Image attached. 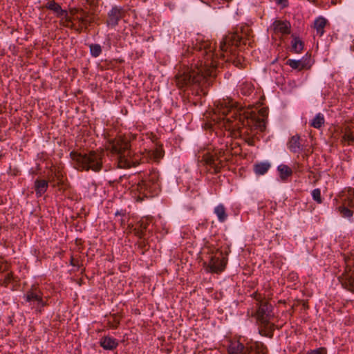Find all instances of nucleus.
Here are the masks:
<instances>
[{"label": "nucleus", "mask_w": 354, "mask_h": 354, "mask_svg": "<svg viewBox=\"0 0 354 354\" xmlns=\"http://www.w3.org/2000/svg\"><path fill=\"white\" fill-rule=\"evenodd\" d=\"M159 176V172L153 169L145 179L139 180L133 186L135 187L134 190L147 198L157 195L160 189Z\"/></svg>", "instance_id": "39448f33"}, {"label": "nucleus", "mask_w": 354, "mask_h": 354, "mask_svg": "<svg viewBox=\"0 0 354 354\" xmlns=\"http://www.w3.org/2000/svg\"><path fill=\"white\" fill-rule=\"evenodd\" d=\"M44 8L53 11L57 17H61L66 15V10H63L59 3H56L54 0L48 1Z\"/></svg>", "instance_id": "a211bd4d"}, {"label": "nucleus", "mask_w": 354, "mask_h": 354, "mask_svg": "<svg viewBox=\"0 0 354 354\" xmlns=\"http://www.w3.org/2000/svg\"><path fill=\"white\" fill-rule=\"evenodd\" d=\"M257 309L252 315L257 322L270 321L274 317L273 306L268 301L257 303Z\"/></svg>", "instance_id": "9d476101"}, {"label": "nucleus", "mask_w": 354, "mask_h": 354, "mask_svg": "<svg viewBox=\"0 0 354 354\" xmlns=\"http://www.w3.org/2000/svg\"><path fill=\"white\" fill-rule=\"evenodd\" d=\"M312 196L315 201L317 203L320 204L322 203V198L321 196V191L319 189L317 188L313 190Z\"/></svg>", "instance_id": "72a5a7b5"}, {"label": "nucleus", "mask_w": 354, "mask_h": 354, "mask_svg": "<svg viewBox=\"0 0 354 354\" xmlns=\"http://www.w3.org/2000/svg\"><path fill=\"white\" fill-rule=\"evenodd\" d=\"M270 167V163L261 162L254 165V171L257 175L265 174Z\"/></svg>", "instance_id": "b1692460"}, {"label": "nucleus", "mask_w": 354, "mask_h": 354, "mask_svg": "<svg viewBox=\"0 0 354 354\" xmlns=\"http://www.w3.org/2000/svg\"><path fill=\"white\" fill-rule=\"evenodd\" d=\"M275 3L281 6V8H286L289 6L288 0H274Z\"/></svg>", "instance_id": "58836bf2"}, {"label": "nucleus", "mask_w": 354, "mask_h": 354, "mask_svg": "<svg viewBox=\"0 0 354 354\" xmlns=\"http://www.w3.org/2000/svg\"><path fill=\"white\" fill-rule=\"evenodd\" d=\"M259 326V333L261 336L267 337L268 338H272L274 335V331L275 330V324L271 323L270 321H266L265 323L262 322H257Z\"/></svg>", "instance_id": "ddd939ff"}, {"label": "nucleus", "mask_w": 354, "mask_h": 354, "mask_svg": "<svg viewBox=\"0 0 354 354\" xmlns=\"http://www.w3.org/2000/svg\"><path fill=\"white\" fill-rule=\"evenodd\" d=\"M48 188V182L44 179L37 178L34 182V189L37 198L42 196Z\"/></svg>", "instance_id": "2eb2a0df"}, {"label": "nucleus", "mask_w": 354, "mask_h": 354, "mask_svg": "<svg viewBox=\"0 0 354 354\" xmlns=\"http://www.w3.org/2000/svg\"><path fill=\"white\" fill-rule=\"evenodd\" d=\"M106 149L116 156L118 167L122 169L134 167L148 160L143 153L133 152L129 142L122 137L109 139Z\"/></svg>", "instance_id": "7ed1b4c3"}, {"label": "nucleus", "mask_w": 354, "mask_h": 354, "mask_svg": "<svg viewBox=\"0 0 354 354\" xmlns=\"http://www.w3.org/2000/svg\"><path fill=\"white\" fill-rule=\"evenodd\" d=\"M115 327L117 328L118 326L120 324V322H119V320H115Z\"/></svg>", "instance_id": "8fccbe9b"}, {"label": "nucleus", "mask_w": 354, "mask_h": 354, "mask_svg": "<svg viewBox=\"0 0 354 354\" xmlns=\"http://www.w3.org/2000/svg\"><path fill=\"white\" fill-rule=\"evenodd\" d=\"M227 261V253L218 250L210 256L207 270L212 273H221L225 269Z\"/></svg>", "instance_id": "1a4fd4ad"}, {"label": "nucleus", "mask_w": 354, "mask_h": 354, "mask_svg": "<svg viewBox=\"0 0 354 354\" xmlns=\"http://www.w3.org/2000/svg\"><path fill=\"white\" fill-rule=\"evenodd\" d=\"M302 306L304 310H308L309 308L308 302L307 300L302 301Z\"/></svg>", "instance_id": "de8ad7c7"}, {"label": "nucleus", "mask_w": 354, "mask_h": 354, "mask_svg": "<svg viewBox=\"0 0 354 354\" xmlns=\"http://www.w3.org/2000/svg\"><path fill=\"white\" fill-rule=\"evenodd\" d=\"M327 24V20L323 17H319L315 20L314 28L317 31V34L319 36H322L324 33V27Z\"/></svg>", "instance_id": "5701e85b"}, {"label": "nucleus", "mask_w": 354, "mask_h": 354, "mask_svg": "<svg viewBox=\"0 0 354 354\" xmlns=\"http://www.w3.org/2000/svg\"><path fill=\"white\" fill-rule=\"evenodd\" d=\"M125 15L126 11L123 7L113 6L107 13V19L105 23L108 27L115 28Z\"/></svg>", "instance_id": "9b49d317"}, {"label": "nucleus", "mask_w": 354, "mask_h": 354, "mask_svg": "<svg viewBox=\"0 0 354 354\" xmlns=\"http://www.w3.org/2000/svg\"><path fill=\"white\" fill-rule=\"evenodd\" d=\"M307 354H326V348L324 347H320L308 351Z\"/></svg>", "instance_id": "e433bc0d"}, {"label": "nucleus", "mask_w": 354, "mask_h": 354, "mask_svg": "<svg viewBox=\"0 0 354 354\" xmlns=\"http://www.w3.org/2000/svg\"><path fill=\"white\" fill-rule=\"evenodd\" d=\"M214 213L221 223L225 222L227 218L225 207L223 204H219L214 208Z\"/></svg>", "instance_id": "393cba45"}, {"label": "nucleus", "mask_w": 354, "mask_h": 354, "mask_svg": "<svg viewBox=\"0 0 354 354\" xmlns=\"http://www.w3.org/2000/svg\"><path fill=\"white\" fill-rule=\"evenodd\" d=\"M221 104V111L223 115L232 114L231 118H234L238 122L235 126H238L240 132L246 143L250 146L254 145V136L257 131L263 132L266 129V122L268 120V111L267 109H261L258 113L254 112H243L238 110L232 104L227 106L225 102V106Z\"/></svg>", "instance_id": "f03ea898"}, {"label": "nucleus", "mask_w": 354, "mask_h": 354, "mask_svg": "<svg viewBox=\"0 0 354 354\" xmlns=\"http://www.w3.org/2000/svg\"><path fill=\"white\" fill-rule=\"evenodd\" d=\"M274 30L279 32L283 35H288L290 33V23L288 21L276 20L272 24Z\"/></svg>", "instance_id": "f3484780"}, {"label": "nucleus", "mask_w": 354, "mask_h": 354, "mask_svg": "<svg viewBox=\"0 0 354 354\" xmlns=\"http://www.w3.org/2000/svg\"><path fill=\"white\" fill-rule=\"evenodd\" d=\"M64 26L66 27V28H69L71 29H73L75 31H76L77 33H81L82 31L83 30V28H84V26H81V25L76 26L74 24H71V25L64 24Z\"/></svg>", "instance_id": "c9c22d12"}, {"label": "nucleus", "mask_w": 354, "mask_h": 354, "mask_svg": "<svg viewBox=\"0 0 354 354\" xmlns=\"http://www.w3.org/2000/svg\"><path fill=\"white\" fill-rule=\"evenodd\" d=\"M225 152L222 150L215 151L213 152L207 151L202 156L201 162L205 165L209 166V169H213L210 171L212 174H217L221 172L222 168L224 167L223 161L221 160Z\"/></svg>", "instance_id": "0eeeda50"}, {"label": "nucleus", "mask_w": 354, "mask_h": 354, "mask_svg": "<svg viewBox=\"0 0 354 354\" xmlns=\"http://www.w3.org/2000/svg\"><path fill=\"white\" fill-rule=\"evenodd\" d=\"M353 257H354V256L353 255Z\"/></svg>", "instance_id": "3c124183"}, {"label": "nucleus", "mask_w": 354, "mask_h": 354, "mask_svg": "<svg viewBox=\"0 0 354 354\" xmlns=\"http://www.w3.org/2000/svg\"><path fill=\"white\" fill-rule=\"evenodd\" d=\"M71 159L75 162V168L78 171H93L99 172L103 168V151L91 150L88 152H78L72 151L70 153Z\"/></svg>", "instance_id": "20e7f679"}, {"label": "nucleus", "mask_w": 354, "mask_h": 354, "mask_svg": "<svg viewBox=\"0 0 354 354\" xmlns=\"http://www.w3.org/2000/svg\"><path fill=\"white\" fill-rule=\"evenodd\" d=\"M324 124V117L322 113H318L312 120L310 125L315 129H319Z\"/></svg>", "instance_id": "c756f323"}, {"label": "nucleus", "mask_w": 354, "mask_h": 354, "mask_svg": "<svg viewBox=\"0 0 354 354\" xmlns=\"http://www.w3.org/2000/svg\"><path fill=\"white\" fill-rule=\"evenodd\" d=\"M62 17L64 18V19H65L64 21L62 24V26H64V24L71 25V24H73L72 22V18L68 17L67 11H66V15H64Z\"/></svg>", "instance_id": "a19ab883"}, {"label": "nucleus", "mask_w": 354, "mask_h": 354, "mask_svg": "<svg viewBox=\"0 0 354 354\" xmlns=\"http://www.w3.org/2000/svg\"><path fill=\"white\" fill-rule=\"evenodd\" d=\"M301 138L297 134L292 136L287 145L289 150L292 153H298L302 150V145L301 144Z\"/></svg>", "instance_id": "6ab92c4d"}, {"label": "nucleus", "mask_w": 354, "mask_h": 354, "mask_svg": "<svg viewBox=\"0 0 354 354\" xmlns=\"http://www.w3.org/2000/svg\"><path fill=\"white\" fill-rule=\"evenodd\" d=\"M228 354H268V348L262 342H247L243 344L239 339L230 341Z\"/></svg>", "instance_id": "423d86ee"}, {"label": "nucleus", "mask_w": 354, "mask_h": 354, "mask_svg": "<svg viewBox=\"0 0 354 354\" xmlns=\"http://www.w3.org/2000/svg\"><path fill=\"white\" fill-rule=\"evenodd\" d=\"M252 297L254 299H255V300L257 301V303H260V302H264V299L262 297V296L258 293L257 292H255L252 294Z\"/></svg>", "instance_id": "ea45409f"}, {"label": "nucleus", "mask_w": 354, "mask_h": 354, "mask_svg": "<svg viewBox=\"0 0 354 354\" xmlns=\"http://www.w3.org/2000/svg\"><path fill=\"white\" fill-rule=\"evenodd\" d=\"M148 225L149 223L147 222L140 221L137 223L136 226L133 228L132 231L136 236L142 239L145 235Z\"/></svg>", "instance_id": "aec40b11"}, {"label": "nucleus", "mask_w": 354, "mask_h": 354, "mask_svg": "<svg viewBox=\"0 0 354 354\" xmlns=\"http://www.w3.org/2000/svg\"><path fill=\"white\" fill-rule=\"evenodd\" d=\"M164 153L165 151L162 149V146L157 145L154 150L148 151V156H149L153 160L159 162V160L164 156Z\"/></svg>", "instance_id": "4be33fe9"}, {"label": "nucleus", "mask_w": 354, "mask_h": 354, "mask_svg": "<svg viewBox=\"0 0 354 354\" xmlns=\"http://www.w3.org/2000/svg\"><path fill=\"white\" fill-rule=\"evenodd\" d=\"M100 345L104 350L113 351L118 346V342L115 338L104 336L100 340Z\"/></svg>", "instance_id": "dca6fc26"}, {"label": "nucleus", "mask_w": 354, "mask_h": 354, "mask_svg": "<svg viewBox=\"0 0 354 354\" xmlns=\"http://www.w3.org/2000/svg\"><path fill=\"white\" fill-rule=\"evenodd\" d=\"M80 15V17H77L76 19L84 26V30H86L88 26H90L92 23V21L87 19L89 17V12L85 11L84 9H81Z\"/></svg>", "instance_id": "bb28decb"}, {"label": "nucleus", "mask_w": 354, "mask_h": 354, "mask_svg": "<svg viewBox=\"0 0 354 354\" xmlns=\"http://www.w3.org/2000/svg\"><path fill=\"white\" fill-rule=\"evenodd\" d=\"M347 198H354V188L353 187H348L347 188Z\"/></svg>", "instance_id": "79ce46f5"}, {"label": "nucleus", "mask_w": 354, "mask_h": 354, "mask_svg": "<svg viewBox=\"0 0 354 354\" xmlns=\"http://www.w3.org/2000/svg\"><path fill=\"white\" fill-rule=\"evenodd\" d=\"M277 170L279 172L280 178L282 180H286L292 174V171L288 165L281 164L278 166Z\"/></svg>", "instance_id": "a878e982"}, {"label": "nucleus", "mask_w": 354, "mask_h": 354, "mask_svg": "<svg viewBox=\"0 0 354 354\" xmlns=\"http://www.w3.org/2000/svg\"><path fill=\"white\" fill-rule=\"evenodd\" d=\"M343 257L345 270L339 279L345 288L354 292V257L353 254L350 256L343 254Z\"/></svg>", "instance_id": "6e6552de"}, {"label": "nucleus", "mask_w": 354, "mask_h": 354, "mask_svg": "<svg viewBox=\"0 0 354 354\" xmlns=\"http://www.w3.org/2000/svg\"><path fill=\"white\" fill-rule=\"evenodd\" d=\"M70 264L74 267L78 266V261L75 260L73 257H71Z\"/></svg>", "instance_id": "49530a36"}, {"label": "nucleus", "mask_w": 354, "mask_h": 354, "mask_svg": "<svg viewBox=\"0 0 354 354\" xmlns=\"http://www.w3.org/2000/svg\"><path fill=\"white\" fill-rule=\"evenodd\" d=\"M15 281V277L12 272L6 273L4 276L0 275V286L8 287V285Z\"/></svg>", "instance_id": "cd10ccee"}, {"label": "nucleus", "mask_w": 354, "mask_h": 354, "mask_svg": "<svg viewBox=\"0 0 354 354\" xmlns=\"http://www.w3.org/2000/svg\"><path fill=\"white\" fill-rule=\"evenodd\" d=\"M19 170L17 169H12L11 167H10L9 171H8V174L12 176H17L19 174Z\"/></svg>", "instance_id": "c03bdc74"}, {"label": "nucleus", "mask_w": 354, "mask_h": 354, "mask_svg": "<svg viewBox=\"0 0 354 354\" xmlns=\"http://www.w3.org/2000/svg\"><path fill=\"white\" fill-rule=\"evenodd\" d=\"M245 29L241 27V33L238 30L230 32L220 42L219 55L215 53V43L204 40L198 37L192 46H184L181 53L182 64L175 75L178 88L200 84L207 77H215L218 67V59L226 58V62H232L236 67H244L243 57L236 55V49L241 45H246L248 36Z\"/></svg>", "instance_id": "f257e3e1"}, {"label": "nucleus", "mask_w": 354, "mask_h": 354, "mask_svg": "<svg viewBox=\"0 0 354 354\" xmlns=\"http://www.w3.org/2000/svg\"><path fill=\"white\" fill-rule=\"evenodd\" d=\"M254 91V86L250 82H244L240 86V92L242 95L248 96Z\"/></svg>", "instance_id": "c85d7f7f"}, {"label": "nucleus", "mask_w": 354, "mask_h": 354, "mask_svg": "<svg viewBox=\"0 0 354 354\" xmlns=\"http://www.w3.org/2000/svg\"><path fill=\"white\" fill-rule=\"evenodd\" d=\"M43 297V292L36 285H32L24 295L25 301L30 304L38 303Z\"/></svg>", "instance_id": "f8f14e48"}, {"label": "nucleus", "mask_w": 354, "mask_h": 354, "mask_svg": "<svg viewBox=\"0 0 354 354\" xmlns=\"http://www.w3.org/2000/svg\"><path fill=\"white\" fill-rule=\"evenodd\" d=\"M347 205L351 207H354V198H347Z\"/></svg>", "instance_id": "a18cd8bd"}, {"label": "nucleus", "mask_w": 354, "mask_h": 354, "mask_svg": "<svg viewBox=\"0 0 354 354\" xmlns=\"http://www.w3.org/2000/svg\"><path fill=\"white\" fill-rule=\"evenodd\" d=\"M339 211L342 216L344 218H351L353 215V212L345 206L339 207Z\"/></svg>", "instance_id": "2f4dec72"}, {"label": "nucleus", "mask_w": 354, "mask_h": 354, "mask_svg": "<svg viewBox=\"0 0 354 354\" xmlns=\"http://www.w3.org/2000/svg\"><path fill=\"white\" fill-rule=\"evenodd\" d=\"M354 354V353H353Z\"/></svg>", "instance_id": "603ef678"}, {"label": "nucleus", "mask_w": 354, "mask_h": 354, "mask_svg": "<svg viewBox=\"0 0 354 354\" xmlns=\"http://www.w3.org/2000/svg\"><path fill=\"white\" fill-rule=\"evenodd\" d=\"M48 303L46 301H44L43 299V297L39 301V302L37 304V310H38L39 313H41L43 310V308L48 306Z\"/></svg>", "instance_id": "4c0bfd02"}, {"label": "nucleus", "mask_w": 354, "mask_h": 354, "mask_svg": "<svg viewBox=\"0 0 354 354\" xmlns=\"http://www.w3.org/2000/svg\"><path fill=\"white\" fill-rule=\"evenodd\" d=\"M342 142H348V145L354 142V135L352 132H346L342 138Z\"/></svg>", "instance_id": "f704fd0d"}, {"label": "nucleus", "mask_w": 354, "mask_h": 354, "mask_svg": "<svg viewBox=\"0 0 354 354\" xmlns=\"http://www.w3.org/2000/svg\"><path fill=\"white\" fill-rule=\"evenodd\" d=\"M115 216H118V215H121V216H124L125 215V212H123V211H117L115 214Z\"/></svg>", "instance_id": "09e8293b"}, {"label": "nucleus", "mask_w": 354, "mask_h": 354, "mask_svg": "<svg viewBox=\"0 0 354 354\" xmlns=\"http://www.w3.org/2000/svg\"><path fill=\"white\" fill-rule=\"evenodd\" d=\"M136 245H138V249L141 250L142 255L145 254V253L149 250V246H148L145 239L138 241Z\"/></svg>", "instance_id": "473e14b6"}, {"label": "nucleus", "mask_w": 354, "mask_h": 354, "mask_svg": "<svg viewBox=\"0 0 354 354\" xmlns=\"http://www.w3.org/2000/svg\"><path fill=\"white\" fill-rule=\"evenodd\" d=\"M292 37L291 51L295 53H301L304 47V41L299 37L295 35H292Z\"/></svg>", "instance_id": "412c9836"}, {"label": "nucleus", "mask_w": 354, "mask_h": 354, "mask_svg": "<svg viewBox=\"0 0 354 354\" xmlns=\"http://www.w3.org/2000/svg\"><path fill=\"white\" fill-rule=\"evenodd\" d=\"M82 8H71L69 12L72 15H77V14H80V10H81Z\"/></svg>", "instance_id": "37998d69"}, {"label": "nucleus", "mask_w": 354, "mask_h": 354, "mask_svg": "<svg viewBox=\"0 0 354 354\" xmlns=\"http://www.w3.org/2000/svg\"><path fill=\"white\" fill-rule=\"evenodd\" d=\"M90 48V53L92 57H97L102 53V47L100 44H92L89 45Z\"/></svg>", "instance_id": "7c9ffc66"}, {"label": "nucleus", "mask_w": 354, "mask_h": 354, "mask_svg": "<svg viewBox=\"0 0 354 354\" xmlns=\"http://www.w3.org/2000/svg\"><path fill=\"white\" fill-rule=\"evenodd\" d=\"M310 55L308 58L303 57L302 59L300 60H295V59H288L286 62V64L290 66L293 69H297L299 71H302L303 69H309L311 66L310 64Z\"/></svg>", "instance_id": "4468645a"}]
</instances>
